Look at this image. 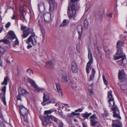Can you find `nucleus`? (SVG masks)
<instances>
[{"label":"nucleus","mask_w":127,"mask_h":127,"mask_svg":"<svg viewBox=\"0 0 127 127\" xmlns=\"http://www.w3.org/2000/svg\"><path fill=\"white\" fill-rule=\"evenodd\" d=\"M26 28L27 27L23 25H22L21 26V30L23 31V33L21 35L22 38H25L30 33L32 35L27 39L26 43L27 44H28L31 42L33 45H35L36 44V41L35 37L36 36L33 32V29L32 28H29L27 30H25Z\"/></svg>","instance_id":"f257e3e1"},{"label":"nucleus","mask_w":127,"mask_h":127,"mask_svg":"<svg viewBox=\"0 0 127 127\" xmlns=\"http://www.w3.org/2000/svg\"><path fill=\"white\" fill-rule=\"evenodd\" d=\"M79 0H70L69 3L67 10V14L70 19L75 16L76 12L80 8L79 4L77 2Z\"/></svg>","instance_id":"f03ea898"},{"label":"nucleus","mask_w":127,"mask_h":127,"mask_svg":"<svg viewBox=\"0 0 127 127\" xmlns=\"http://www.w3.org/2000/svg\"><path fill=\"white\" fill-rule=\"evenodd\" d=\"M28 81L31 84L32 86L34 88L36 91L38 92H43L44 95L43 97V101L41 103V104L43 106H45L46 104L48 105L50 103H55L54 102H53L52 100H51L50 101L46 103L49 100V97L48 96L45 95L44 92L45 91V90L43 88H38L35 82L31 79L28 78Z\"/></svg>","instance_id":"7ed1b4c3"},{"label":"nucleus","mask_w":127,"mask_h":127,"mask_svg":"<svg viewBox=\"0 0 127 127\" xmlns=\"http://www.w3.org/2000/svg\"><path fill=\"white\" fill-rule=\"evenodd\" d=\"M118 76L121 83L120 86L121 89L123 90L127 89V79L124 69L119 71Z\"/></svg>","instance_id":"20e7f679"},{"label":"nucleus","mask_w":127,"mask_h":127,"mask_svg":"<svg viewBox=\"0 0 127 127\" xmlns=\"http://www.w3.org/2000/svg\"><path fill=\"white\" fill-rule=\"evenodd\" d=\"M50 115L45 116L44 115H40L39 117L42 121V125L46 127L48 125L51 124L52 123L50 118Z\"/></svg>","instance_id":"39448f33"},{"label":"nucleus","mask_w":127,"mask_h":127,"mask_svg":"<svg viewBox=\"0 0 127 127\" xmlns=\"http://www.w3.org/2000/svg\"><path fill=\"white\" fill-rule=\"evenodd\" d=\"M104 8L102 6L99 8V11L95 15V18L97 21H99L102 20V17L104 14Z\"/></svg>","instance_id":"423d86ee"},{"label":"nucleus","mask_w":127,"mask_h":127,"mask_svg":"<svg viewBox=\"0 0 127 127\" xmlns=\"http://www.w3.org/2000/svg\"><path fill=\"white\" fill-rule=\"evenodd\" d=\"M6 87L5 86L2 87L1 89V92L0 93V98L1 101L2 102L5 106L7 105L6 101L5 93Z\"/></svg>","instance_id":"0eeeda50"},{"label":"nucleus","mask_w":127,"mask_h":127,"mask_svg":"<svg viewBox=\"0 0 127 127\" xmlns=\"http://www.w3.org/2000/svg\"><path fill=\"white\" fill-rule=\"evenodd\" d=\"M116 54L114 56V58L115 60L123 58L124 56H126L123 52L122 48H117Z\"/></svg>","instance_id":"6e6552de"},{"label":"nucleus","mask_w":127,"mask_h":127,"mask_svg":"<svg viewBox=\"0 0 127 127\" xmlns=\"http://www.w3.org/2000/svg\"><path fill=\"white\" fill-rule=\"evenodd\" d=\"M50 4L49 10L52 12L56 10L57 8V3L55 0H49Z\"/></svg>","instance_id":"1a4fd4ad"},{"label":"nucleus","mask_w":127,"mask_h":127,"mask_svg":"<svg viewBox=\"0 0 127 127\" xmlns=\"http://www.w3.org/2000/svg\"><path fill=\"white\" fill-rule=\"evenodd\" d=\"M111 109L113 111V117L115 118L121 120V118L120 116L119 110L117 106H114V107L111 108Z\"/></svg>","instance_id":"9d476101"},{"label":"nucleus","mask_w":127,"mask_h":127,"mask_svg":"<svg viewBox=\"0 0 127 127\" xmlns=\"http://www.w3.org/2000/svg\"><path fill=\"white\" fill-rule=\"evenodd\" d=\"M18 107L19 108V111L22 116L28 115V110L24 106L22 105H18Z\"/></svg>","instance_id":"9b49d317"},{"label":"nucleus","mask_w":127,"mask_h":127,"mask_svg":"<svg viewBox=\"0 0 127 127\" xmlns=\"http://www.w3.org/2000/svg\"><path fill=\"white\" fill-rule=\"evenodd\" d=\"M91 123V126L93 127H95L96 124L98 122L96 120L98 119L96 114H95L92 115L90 117Z\"/></svg>","instance_id":"f8f14e48"},{"label":"nucleus","mask_w":127,"mask_h":127,"mask_svg":"<svg viewBox=\"0 0 127 127\" xmlns=\"http://www.w3.org/2000/svg\"><path fill=\"white\" fill-rule=\"evenodd\" d=\"M112 127H122V125L121 122L118 120H112Z\"/></svg>","instance_id":"ddd939ff"},{"label":"nucleus","mask_w":127,"mask_h":127,"mask_svg":"<svg viewBox=\"0 0 127 127\" xmlns=\"http://www.w3.org/2000/svg\"><path fill=\"white\" fill-rule=\"evenodd\" d=\"M88 52V58L89 59V61L87 64L86 67H89L91 64L93 63V61L92 54L89 48Z\"/></svg>","instance_id":"4468645a"},{"label":"nucleus","mask_w":127,"mask_h":127,"mask_svg":"<svg viewBox=\"0 0 127 127\" xmlns=\"http://www.w3.org/2000/svg\"><path fill=\"white\" fill-rule=\"evenodd\" d=\"M9 41L7 39H3L0 40V42H3L4 43L8 44L9 43ZM5 52L3 48L0 46V57Z\"/></svg>","instance_id":"2eb2a0df"},{"label":"nucleus","mask_w":127,"mask_h":127,"mask_svg":"<svg viewBox=\"0 0 127 127\" xmlns=\"http://www.w3.org/2000/svg\"><path fill=\"white\" fill-rule=\"evenodd\" d=\"M71 70L72 72L74 73H76L78 71V68L76 62L73 61L71 64Z\"/></svg>","instance_id":"dca6fc26"},{"label":"nucleus","mask_w":127,"mask_h":127,"mask_svg":"<svg viewBox=\"0 0 127 127\" xmlns=\"http://www.w3.org/2000/svg\"><path fill=\"white\" fill-rule=\"evenodd\" d=\"M51 14L49 13H47L44 14L43 17L45 22H48L51 21Z\"/></svg>","instance_id":"f3484780"},{"label":"nucleus","mask_w":127,"mask_h":127,"mask_svg":"<svg viewBox=\"0 0 127 127\" xmlns=\"http://www.w3.org/2000/svg\"><path fill=\"white\" fill-rule=\"evenodd\" d=\"M38 10L40 12H42L44 11L45 10V4L43 2L40 3L38 5Z\"/></svg>","instance_id":"a211bd4d"},{"label":"nucleus","mask_w":127,"mask_h":127,"mask_svg":"<svg viewBox=\"0 0 127 127\" xmlns=\"http://www.w3.org/2000/svg\"><path fill=\"white\" fill-rule=\"evenodd\" d=\"M121 60L120 62V64H119L120 66H122L123 67H124L127 63L126 60V56H124L123 57V58H121Z\"/></svg>","instance_id":"6ab92c4d"},{"label":"nucleus","mask_w":127,"mask_h":127,"mask_svg":"<svg viewBox=\"0 0 127 127\" xmlns=\"http://www.w3.org/2000/svg\"><path fill=\"white\" fill-rule=\"evenodd\" d=\"M18 93L24 96H26L29 94V93L26 90L21 88L19 89Z\"/></svg>","instance_id":"aec40b11"},{"label":"nucleus","mask_w":127,"mask_h":127,"mask_svg":"<svg viewBox=\"0 0 127 127\" xmlns=\"http://www.w3.org/2000/svg\"><path fill=\"white\" fill-rule=\"evenodd\" d=\"M8 34L9 35V39H13L16 37L14 32L11 31H9Z\"/></svg>","instance_id":"412c9836"},{"label":"nucleus","mask_w":127,"mask_h":127,"mask_svg":"<svg viewBox=\"0 0 127 127\" xmlns=\"http://www.w3.org/2000/svg\"><path fill=\"white\" fill-rule=\"evenodd\" d=\"M56 86L58 92L60 95H61L62 96L63 92L60 84L58 83H56Z\"/></svg>","instance_id":"4be33fe9"},{"label":"nucleus","mask_w":127,"mask_h":127,"mask_svg":"<svg viewBox=\"0 0 127 127\" xmlns=\"http://www.w3.org/2000/svg\"><path fill=\"white\" fill-rule=\"evenodd\" d=\"M9 78L8 76H6L4 77L3 81L1 83V84L2 85L6 86L8 84V81L9 80Z\"/></svg>","instance_id":"5701e85b"},{"label":"nucleus","mask_w":127,"mask_h":127,"mask_svg":"<svg viewBox=\"0 0 127 127\" xmlns=\"http://www.w3.org/2000/svg\"><path fill=\"white\" fill-rule=\"evenodd\" d=\"M20 13L19 15L20 19L22 20H24L25 19V16L24 14V13L25 11L24 10L22 9H20Z\"/></svg>","instance_id":"b1692460"},{"label":"nucleus","mask_w":127,"mask_h":127,"mask_svg":"<svg viewBox=\"0 0 127 127\" xmlns=\"http://www.w3.org/2000/svg\"><path fill=\"white\" fill-rule=\"evenodd\" d=\"M92 114L91 113H88L87 112H86L83 114H81V116L82 117L85 119H87L88 117Z\"/></svg>","instance_id":"393cba45"},{"label":"nucleus","mask_w":127,"mask_h":127,"mask_svg":"<svg viewBox=\"0 0 127 127\" xmlns=\"http://www.w3.org/2000/svg\"><path fill=\"white\" fill-rule=\"evenodd\" d=\"M54 111V110L53 109H50L44 111V114L45 115V116H47L48 115H49L48 114H50L53 112Z\"/></svg>","instance_id":"a878e982"},{"label":"nucleus","mask_w":127,"mask_h":127,"mask_svg":"<svg viewBox=\"0 0 127 127\" xmlns=\"http://www.w3.org/2000/svg\"><path fill=\"white\" fill-rule=\"evenodd\" d=\"M112 91H108L107 93V97L109 98L108 100H114V97L112 94Z\"/></svg>","instance_id":"bb28decb"},{"label":"nucleus","mask_w":127,"mask_h":127,"mask_svg":"<svg viewBox=\"0 0 127 127\" xmlns=\"http://www.w3.org/2000/svg\"><path fill=\"white\" fill-rule=\"evenodd\" d=\"M28 115L22 116V117H21L22 120L23 119V121L27 124H28L29 123Z\"/></svg>","instance_id":"cd10ccee"},{"label":"nucleus","mask_w":127,"mask_h":127,"mask_svg":"<svg viewBox=\"0 0 127 127\" xmlns=\"http://www.w3.org/2000/svg\"><path fill=\"white\" fill-rule=\"evenodd\" d=\"M123 46V43L122 41H118L116 44L117 48H122L121 47Z\"/></svg>","instance_id":"c85d7f7f"},{"label":"nucleus","mask_w":127,"mask_h":127,"mask_svg":"<svg viewBox=\"0 0 127 127\" xmlns=\"http://www.w3.org/2000/svg\"><path fill=\"white\" fill-rule=\"evenodd\" d=\"M83 31V27L82 26H81L80 30L78 29H77V31L78 34V39L80 40L81 37L82 33Z\"/></svg>","instance_id":"c756f323"},{"label":"nucleus","mask_w":127,"mask_h":127,"mask_svg":"<svg viewBox=\"0 0 127 127\" xmlns=\"http://www.w3.org/2000/svg\"><path fill=\"white\" fill-rule=\"evenodd\" d=\"M69 23V21L67 19H65L63 20L62 23L61 24L60 26L64 27L68 24Z\"/></svg>","instance_id":"7c9ffc66"},{"label":"nucleus","mask_w":127,"mask_h":127,"mask_svg":"<svg viewBox=\"0 0 127 127\" xmlns=\"http://www.w3.org/2000/svg\"><path fill=\"white\" fill-rule=\"evenodd\" d=\"M50 119H51L55 123H57L59 121V120L58 118L52 115H50Z\"/></svg>","instance_id":"2f4dec72"},{"label":"nucleus","mask_w":127,"mask_h":127,"mask_svg":"<svg viewBox=\"0 0 127 127\" xmlns=\"http://www.w3.org/2000/svg\"><path fill=\"white\" fill-rule=\"evenodd\" d=\"M108 102L109 103L110 107H112L114 106L115 104V102L114 101V100H108Z\"/></svg>","instance_id":"473e14b6"},{"label":"nucleus","mask_w":127,"mask_h":127,"mask_svg":"<svg viewBox=\"0 0 127 127\" xmlns=\"http://www.w3.org/2000/svg\"><path fill=\"white\" fill-rule=\"evenodd\" d=\"M94 45L95 47V52L96 54H99V51L98 49V47L96 44H95Z\"/></svg>","instance_id":"72a5a7b5"},{"label":"nucleus","mask_w":127,"mask_h":127,"mask_svg":"<svg viewBox=\"0 0 127 127\" xmlns=\"http://www.w3.org/2000/svg\"><path fill=\"white\" fill-rule=\"evenodd\" d=\"M67 116L70 119H72L74 117V115L73 113V112H72L71 113H68L67 114Z\"/></svg>","instance_id":"f704fd0d"},{"label":"nucleus","mask_w":127,"mask_h":127,"mask_svg":"<svg viewBox=\"0 0 127 127\" xmlns=\"http://www.w3.org/2000/svg\"><path fill=\"white\" fill-rule=\"evenodd\" d=\"M88 25L89 23L87 20L86 19L84 21V25L85 29H87L88 28Z\"/></svg>","instance_id":"c9c22d12"},{"label":"nucleus","mask_w":127,"mask_h":127,"mask_svg":"<svg viewBox=\"0 0 127 127\" xmlns=\"http://www.w3.org/2000/svg\"><path fill=\"white\" fill-rule=\"evenodd\" d=\"M52 61H54V60H52L50 61L47 62H46V64L47 66L50 65L51 66H53L54 65V64Z\"/></svg>","instance_id":"e433bc0d"},{"label":"nucleus","mask_w":127,"mask_h":127,"mask_svg":"<svg viewBox=\"0 0 127 127\" xmlns=\"http://www.w3.org/2000/svg\"><path fill=\"white\" fill-rule=\"evenodd\" d=\"M103 117H106L108 116V113L107 110L106 109L104 110V112L102 115Z\"/></svg>","instance_id":"4c0bfd02"},{"label":"nucleus","mask_w":127,"mask_h":127,"mask_svg":"<svg viewBox=\"0 0 127 127\" xmlns=\"http://www.w3.org/2000/svg\"><path fill=\"white\" fill-rule=\"evenodd\" d=\"M62 81L63 82H67V76L62 77Z\"/></svg>","instance_id":"58836bf2"},{"label":"nucleus","mask_w":127,"mask_h":127,"mask_svg":"<svg viewBox=\"0 0 127 127\" xmlns=\"http://www.w3.org/2000/svg\"><path fill=\"white\" fill-rule=\"evenodd\" d=\"M102 78L104 84L106 85H107L108 83L106 79L105 76L103 75H102Z\"/></svg>","instance_id":"ea45409f"},{"label":"nucleus","mask_w":127,"mask_h":127,"mask_svg":"<svg viewBox=\"0 0 127 127\" xmlns=\"http://www.w3.org/2000/svg\"><path fill=\"white\" fill-rule=\"evenodd\" d=\"M15 38H16V40L14 42V45H13V46L14 47H15L16 45H18L19 43V41H18L17 38L16 37Z\"/></svg>","instance_id":"a19ab883"},{"label":"nucleus","mask_w":127,"mask_h":127,"mask_svg":"<svg viewBox=\"0 0 127 127\" xmlns=\"http://www.w3.org/2000/svg\"><path fill=\"white\" fill-rule=\"evenodd\" d=\"M21 95H22L20 93H19L18 94L17 97V100H20L21 101L22 100Z\"/></svg>","instance_id":"79ce46f5"},{"label":"nucleus","mask_w":127,"mask_h":127,"mask_svg":"<svg viewBox=\"0 0 127 127\" xmlns=\"http://www.w3.org/2000/svg\"><path fill=\"white\" fill-rule=\"evenodd\" d=\"M27 72L29 75H31V73L33 74V72L32 70L30 69H29L27 71Z\"/></svg>","instance_id":"37998d69"},{"label":"nucleus","mask_w":127,"mask_h":127,"mask_svg":"<svg viewBox=\"0 0 127 127\" xmlns=\"http://www.w3.org/2000/svg\"><path fill=\"white\" fill-rule=\"evenodd\" d=\"M91 68L90 67H86V72L87 74L88 75V74L90 72Z\"/></svg>","instance_id":"c03bdc74"},{"label":"nucleus","mask_w":127,"mask_h":127,"mask_svg":"<svg viewBox=\"0 0 127 127\" xmlns=\"http://www.w3.org/2000/svg\"><path fill=\"white\" fill-rule=\"evenodd\" d=\"M0 117L2 121L5 122L4 117L1 113V110L0 109Z\"/></svg>","instance_id":"a18cd8bd"},{"label":"nucleus","mask_w":127,"mask_h":127,"mask_svg":"<svg viewBox=\"0 0 127 127\" xmlns=\"http://www.w3.org/2000/svg\"><path fill=\"white\" fill-rule=\"evenodd\" d=\"M88 90L89 93V95L90 96L94 94V91L92 89H88Z\"/></svg>","instance_id":"49530a36"},{"label":"nucleus","mask_w":127,"mask_h":127,"mask_svg":"<svg viewBox=\"0 0 127 127\" xmlns=\"http://www.w3.org/2000/svg\"><path fill=\"white\" fill-rule=\"evenodd\" d=\"M112 53V52L110 50H108L106 51V55H109Z\"/></svg>","instance_id":"de8ad7c7"},{"label":"nucleus","mask_w":127,"mask_h":127,"mask_svg":"<svg viewBox=\"0 0 127 127\" xmlns=\"http://www.w3.org/2000/svg\"><path fill=\"white\" fill-rule=\"evenodd\" d=\"M79 44H77L76 45V48L78 52H79Z\"/></svg>","instance_id":"09e8293b"},{"label":"nucleus","mask_w":127,"mask_h":127,"mask_svg":"<svg viewBox=\"0 0 127 127\" xmlns=\"http://www.w3.org/2000/svg\"><path fill=\"white\" fill-rule=\"evenodd\" d=\"M64 124L62 122H60L59 124V127H63Z\"/></svg>","instance_id":"8fccbe9b"},{"label":"nucleus","mask_w":127,"mask_h":127,"mask_svg":"<svg viewBox=\"0 0 127 127\" xmlns=\"http://www.w3.org/2000/svg\"><path fill=\"white\" fill-rule=\"evenodd\" d=\"M0 127H5V124L3 122H0Z\"/></svg>","instance_id":"3c124183"},{"label":"nucleus","mask_w":127,"mask_h":127,"mask_svg":"<svg viewBox=\"0 0 127 127\" xmlns=\"http://www.w3.org/2000/svg\"><path fill=\"white\" fill-rule=\"evenodd\" d=\"M11 24L10 22H8L6 25L5 28H8L10 26Z\"/></svg>","instance_id":"603ef678"},{"label":"nucleus","mask_w":127,"mask_h":127,"mask_svg":"<svg viewBox=\"0 0 127 127\" xmlns=\"http://www.w3.org/2000/svg\"><path fill=\"white\" fill-rule=\"evenodd\" d=\"M30 42L28 44H29L28 45V46L27 47V49H30V48H31L32 47V46L30 44Z\"/></svg>","instance_id":"864d4df0"},{"label":"nucleus","mask_w":127,"mask_h":127,"mask_svg":"<svg viewBox=\"0 0 127 127\" xmlns=\"http://www.w3.org/2000/svg\"><path fill=\"white\" fill-rule=\"evenodd\" d=\"M92 71L93 72L92 75H93V77H94L95 74V71L94 68H93L92 69Z\"/></svg>","instance_id":"5fc2aeb1"},{"label":"nucleus","mask_w":127,"mask_h":127,"mask_svg":"<svg viewBox=\"0 0 127 127\" xmlns=\"http://www.w3.org/2000/svg\"><path fill=\"white\" fill-rule=\"evenodd\" d=\"M94 77H93V75L92 74H91L90 75V77L89 78V81H92L93 79V78H94Z\"/></svg>","instance_id":"6e6d98bb"},{"label":"nucleus","mask_w":127,"mask_h":127,"mask_svg":"<svg viewBox=\"0 0 127 127\" xmlns=\"http://www.w3.org/2000/svg\"><path fill=\"white\" fill-rule=\"evenodd\" d=\"M62 77H64L67 76L66 72H64L62 74Z\"/></svg>","instance_id":"4d7b16f0"},{"label":"nucleus","mask_w":127,"mask_h":127,"mask_svg":"<svg viewBox=\"0 0 127 127\" xmlns=\"http://www.w3.org/2000/svg\"><path fill=\"white\" fill-rule=\"evenodd\" d=\"M107 16L109 17H111L112 16V13H111L107 15Z\"/></svg>","instance_id":"13d9d810"},{"label":"nucleus","mask_w":127,"mask_h":127,"mask_svg":"<svg viewBox=\"0 0 127 127\" xmlns=\"http://www.w3.org/2000/svg\"><path fill=\"white\" fill-rule=\"evenodd\" d=\"M70 86H71L72 88L74 87V86L72 82H71L70 83Z\"/></svg>","instance_id":"bf43d9fd"},{"label":"nucleus","mask_w":127,"mask_h":127,"mask_svg":"<svg viewBox=\"0 0 127 127\" xmlns=\"http://www.w3.org/2000/svg\"><path fill=\"white\" fill-rule=\"evenodd\" d=\"M41 32L43 36L44 35V31L43 29V28H41Z\"/></svg>","instance_id":"052dcab7"},{"label":"nucleus","mask_w":127,"mask_h":127,"mask_svg":"<svg viewBox=\"0 0 127 127\" xmlns=\"http://www.w3.org/2000/svg\"><path fill=\"white\" fill-rule=\"evenodd\" d=\"M15 18L16 16L15 15V12L14 11V14H13V17H12L11 19L13 20L14 19H15Z\"/></svg>","instance_id":"680f3d73"},{"label":"nucleus","mask_w":127,"mask_h":127,"mask_svg":"<svg viewBox=\"0 0 127 127\" xmlns=\"http://www.w3.org/2000/svg\"><path fill=\"white\" fill-rule=\"evenodd\" d=\"M1 57H0V66H2V62L1 60Z\"/></svg>","instance_id":"e2e57ef3"},{"label":"nucleus","mask_w":127,"mask_h":127,"mask_svg":"<svg viewBox=\"0 0 127 127\" xmlns=\"http://www.w3.org/2000/svg\"><path fill=\"white\" fill-rule=\"evenodd\" d=\"M73 113L74 115V116H78L80 115V113H75L74 112H73Z\"/></svg>","instance_id":"0e129e2a"},{"label":"nucleus","mask_w":127,"mask_h":127,"mask_svg":"<svg viewBox=\"0 0 127 127\" xmlns=\"http://www.w3.org/2000/svg\"><path fill=\"white\" fill-rule=\"evenodd\" d=\"M78 112H81L83 110V108H79L78 109Z\"/></svg>","instance_id":"69168bd1"},{"label":"nucleus","mask_w":127,"mask_h":127,"mask_svg":"<svg viewBox=\"0 0 127 127\" xmlns=\"http://www.w3.org/2000/svg\"><path fill=\"white\" fill-rule=\"evenodd\" d=\"M82 124L83 125V127H87L86 125L84 123H82Z\"/></svg>","instance_id":"338daca9"},{"label":"nucleus","mask_w":127,"mask_h":127,"mask_svg":"<svg viewBox=\"0 0 127 127\" xmlns=\"http://www.w3.org/2000/svg\"><path fill=\"white\" fill-rule=\"evenodd\" d=\"M3 29V27H1L0 28V33H1Z\"/></svg>","instance_id":"774afa93"}]
</instances>
